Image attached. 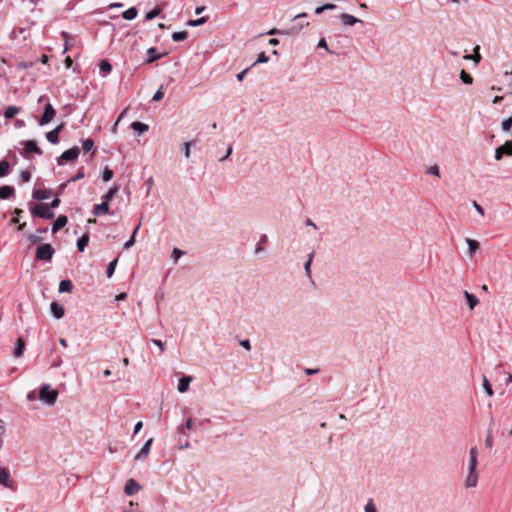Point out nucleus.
<instances>
[{
	"label": "nucleus",
	"instance_id": "1",
	"mask_svg": "<svg viewBox=\"0 0 512 512\" xmlns=\"http://www.w3.org/2000/svg\"><path fill=\"white\" fill-rule=\"evenodd\" d=\"M477 456H478V450H477V447L474 446L469 451L468 475L465 480L466 488H472L477 485V482H478V474L476 472V467L478 464Z\"/></svg>",
	"mask_w": 512,
	"mask_h": 512
},
{
	"label": "nucleus",
	"instance_id": "2",
	"mask_svg": "<svg viewBox=\"0 0 512 512\" xmlns=\"http://www.w3.org/2000/svg\"><path fill=\"white\" fill-rule=\"evenodd\" d=\"M58 397V391L51 389L49 384H43L40 387L39 399L47 405H54Z\"/></svg>",
	"mask_w": 512,
	"mask_h": 512
},
{
	"label": "nucleus",
	"instance_id": "3",
	"mask_svg": "<svg viewBox=\"0 0 512 512\" xmlns=\"http://www.w3.org/2000/svg\"><path fill=\"white\" fill-rule=\"evenodd\" d=\"M30 213L33 217H39L42 219H52L55 214L53 210L48 206V203H42L30 208Z\"/></svg>",
	"mask_w": 512,
	"mask_h": 512
},
{
	"label": "nucleus",
	"instance_id": "4",
	"mask_svg": "<svg viewBox=\"0 0 512 512\" xmlns=\"http://www.w3.org/2000/svg\"><path fill=\"white\" fill-rule=\"evenodd\" d=\"M55 249L51 244H42L36 249L35 258L39 261L49 262L52 260Z\"/></svg>",
	"mask_w": 512,
	"mask_h": 512
},
{
	"label": "nucleus",
	"instance_id": "5",
	"mask_svg": "<svg viewBox=\"0 0 512 512\" xmlns=\"http://www.w3.org/2000/svg\"><path fill=\"white\" fill-rule=\"evenodd\" d=\"M24 149L21 153L23 157L30 158V154L34 153L37 155H42L43 151L38 147L37 142L35 140H24L21 142Z\"/></svg>",
	"mask_w": 512,
	"mask_h": 512
},
{
	"label": "nucleus",
	"instance_id": "6",
	"mask_svg": "<svg viewBox=\"0 0 512 512\" xmlns=\"http://www.w3.org/2000/svg\"><path fill=\"white\" fill-rule=\"evenodd\" d=\"M80 154V149L77 146H74L66 151H64L58 158V165H63L65 162L75 161L77 160Z\"/></svg>",
	"mask_w": 512,
	"mask_h": 512
},
{
	"label": "nucleus",
	"instance_id": "7",
	"mask_svg": "<svg viewBox=\"0 0 512 512\" xmlns=\"http://www.w3.org/2000/svg\"><path fill=\"white\" fill-rule=\"evenodd\" d=\"M56 115V110L50 102H47L44 106L43 114L39 119V125L44 126L50 123Z\"/></svg>",
	"mask_w": 512,
	"mask_h": 512
},
{
	"label": "nucleus",
	"instance_id": "8",
	"mask_svg": "<svg viewBox=\"0 0 512 512\" xmlns=\"http://www.w3.org/2000/svg\"><path fill=\"white\" fill-rule=\"evenodd\" d=\"M153 444V438H149L145 443L144 445L142 446V448L140 449V451L136 454L135 456V460L136 461H141V460H145L148 458L149 456V453H150V449H151V446Z\"/></svg>",
	"mask_w": 512,
	"mask_h": 512
},
{
	"label": "nucleus",
	"instance_id": "9",
	"mask_svg": "<svg viewBox=\"0 0 512 512\" xmlns=\"http://www.w3.org/2000/svg\"><path fill=\"white\" fill-rule=\"evenodd\" d=\"M65 124L61 123L53 130L46 133V139L51 144H58L59 143V134L64 129Z\"/></svg>",
	"mask_w": 512,
	"mask_h": 512
},
{
	"label": "nucleus",
	"instance_id": "10",
	"mask_svg": "<svg viewBox=\"0 0 512 512\" xmlns=\"http://www.w3.org/2000/svg\"><path fill=\"white\" fill-rule=\"evenodd\" d=\"M140 489H141V485L133 478H130L129 480H127V482L125 484L124 492L128 496H132L135 493H137Z\"/></svg>",
	"mask_w": 512,
	"mask_h": 512
},
{
	"label": "nucleus",
	"instance_id": "11",
	"mask_svg": "<svg viewBox=\"0 0 512 512\" xmlns=\"http://www.w3.org/2000/svg\"><path fill=\"white\" fill-rule=\"evenodd\" d=\"M0 485H3L7 488L12 487V481L10 479V473L6 468L0 467Z\"/></svg>",
	"mask_w": 512,
	"mask_h": 512
},
{
	"label": "nucleus",
	"instance_id": "12",
	"mask_svg": "<svg viewBox=\"0 0 512 512\" xmlns=\"http://www.w3.org/2000/svg\"><path fill=\"white\" fill-rule=\"evenodd\" d=\"M50 311L56 319H61L64 316V308L58 302H52L50 305Z\"/></svg>",
	"mask_w": 512,
	"mask_h": 512
},
{
	"label": "nucleus",
	"instance_id": "13",
	"mask_svg": "<svg viewBox=\"0 0 512 512\" xmlns=\"http://www.w3.org/2000/svg\"><path fill=\"white\" fill-rule=\"evenodd\" d=\"M68 222V218L65 215H59L52 225V233H57L62 229Z\"/></svg>",
	"mask_w": 512,
	"mask_h": 512
},
{
	"label": "nucleus",
	"instance_id": "14",
	"mask_svg": "<svg viewBox=\"0 0 512 512\" xmlns=\"http://www.w3.org/2000/svg\"><path fill=\"white\" fill-rule=\"evenodd\" d=\"M340 20L342 22L343 25H346V26H353L355 25L356 23H360L362 22L359 18H356L350 14H347V13H342L340 15Z\"/></svg>",
	"mask_w": 512,
	"mask_h": 512
},
{
	"label": "nucleus",
	"instance_id": "15",
	"mask_svg": "<svg viewBox=\"0 0 512 512\" xmlns=\"http://www.w3.org/2000/svg\"><path fill=\"white\" fill-rule=\"evenodd\" d=\"M15 189L10 185H3L0 187V199L6 200L14 196Z\"/></svg>",
	"mask_w": 512,
	"mask_h": 512
},
{
	"label": "nucleus",
	"instance_id": "16",
	"mask_svg": "<svg viewBox=\"0 0 512 512\" xmlns=\"http://www.w3.org/2000/svg\"><path fill=\"white\" fill-rule=\"evenodd\" d=\"M147 54L149 55V57L144 61V63L146 64H151L165 55L157 53V49L155 47H150L147 50Z\"/></svg>",
	"mask_w": 512,
	"mask_h": 512
},
{
	"label": "nucleus",
	"instance_id": "17",
	"mask_svg": "<svg viewBox=\"0 0 512 512\" xmlns=\"http://www.w3.org/2000/svg\"><path fill=\"white\" fill-rule=\"evenodd\" d=\"M192 381L191 376H183L179 379L177 389L180 393H184L189 389V385Z\"/></svg>",
	"mask_w": 512,
	"mask_h": 512
},
{
	"label": "nucleus",
	"instance_id": "18",
	"mask_svg": "<svg viewBox=\"0 0 512 512\" xmlns=\"http://www.w3.org/2000/svg\"><path fill=\"white\" fill-rule=\"evenodd\" d=\"M93 214L95 216H99L101 214L109 213V204L106 201H103L100 204H97L93 208Z\"/></svg>",
	"mask_w": 512,
	"mask_h": 512
},
{
	"label": "nucleus",
	"instance_id": "19",
	"mask_svg": "<svg viewBox=\"0 0 512 512\" xmlns=\"http://www.w3.org/2000/svg\"><path fill=\"white\" fill-rule=\"evenodd\" d=\"M51 191L48 189H37L33 192V199L38 201L46 200L50 197Z\"/></svg>",
	"mask_w": 512,
	"mask_h": 512
},
{
	"label": "nucleus",
	"instance_id": "20",
	"mask_svg": "<svg viewBox=\"0 0 512 512\" xmlns=\"http://www.w3.org/2000/svg\"><path fill=\"white\" fill-rule=\"evenodd\" d=\"M24 350H25V342L20 337L16 340V343H15V348L13 350L14 357H16V358L21 357L24 353Z\"/></svg>",
	"mask_w": 512,
	"mask_h": 512
},
{
	"label": "nucleus",
	"instance_id": "21",
	"mask_svg": "<svg viewBox=\"0 0 512 512\" xmlns=\"http://www.w3.org/2000/svg\"><path fill=\"white\" fill-rule=\"evenodd\" d=\"M130 128L139 134H143L149 130V125L139 121H134L130 124Z\"/></svg>",
	"mask_w": 512,
	"mask_h": 512
},
{
	"label": "nucleus",
	"instance_id": "22",
	"mask_svg": "<svg viewBox=\"0 0 512 512\" xmlns=\"http://www.w3.org/2000/svg\"><path fill=\"white\" fill-rule=\"evenodd\" d=\"M72 289H73V284H72L71 280L64 279V280L60 281L59 288H58L59 293H70L72 291Z\"/></svg>",
	"mask_w": 512,
	"mask_h": 512
},
{
	"label": "nucleus",
	"instance_id": "23",
	"mask_svg": "<svg viewBox=\"0 0 512 512\" xmlns=\"http://www.w3.org/2000/svg\"><path fill=\"white\" fill-rule=\"evenodd\" d=\"M303 26H299L298 28L294 27L288 31H284V30H280V29H277V28H272L270 29L269 31H267L265 34L267 35H283V34H290V33H294V32H298Z\"/></svg>",
	"mask_w": 512,
	"mask_h": 512
},
{
	"label": "nucleus",
	"instance_id": "24",
	"mask_svg": "<svg viewBox=\"0 0 512 512\" xmlns=\"http://www.w3.org/2000/svg\"><path fill=\"white\" fill-rule=\"evenodd\" d=\"M464 297H465L467 304L471 310L474 309L479 303L478 298L475 295H473L467 291H464Z\"/></svg>",
	"mask_w": 512,
	"mask_h": 512
},
{
	"label": "nucleus",
	"instance_id": "25",
	"mask_svg": "<svg viewBox=\"0 0 512 512\" xmlns=\"http://www.w3.org/2000/svg\"><path fill=\"white\" fill-rule=\"evenodd\" d=\"M137 15H138V10L136 7H130L129 9H127L126 11H124L122 13L123 19L128 20V21L135 19L137 17Z\"/></svg>",
	"mask_w": 512,
	"mask_h": 512
},
{
	"label": "nucleus",
	"instance_id": "26",
	"mask_svg": "<svg viewBox=\"0 0 512 512\" xmlns=\"http://www.w3.org/2000/svg\"><path fill=\"white\" fill-rule=\"evenodd\" d=\"M11 172L10 164L7 160L3 159L0 161V178L9 175Z\"/></svg>",
	"mask_w": 512,
	"mask_h": 512
},
{
	"label": "nucleus",
	"instance_id": "27",
	"mask_svg": "<svg viewBox=\"0 0 512 512\" xmlns=\"http://www.w3.org/2000/svg\"><path fill=\"white\" fill-rule=\"evenodd\" d=\"M89 243V235L83 234L78 240H77V248L80 252H83L85 248L87 247Z\"/></svg>",
	"mask_w": 512,
	"mask_h": 512
},
{
	"label": "nucleus",
	"instance_id": "28",
	"mask_svg": "<svg viewBox=\"0 0 512 512\" xmlns=\"http://www.w3.org/2000/svg\"><path fill=\"white\" fill-rule=\"evenodd\" d=\"M119 188H120L119 185H114L113 187H111L107 191V193L102 196V200L106 201L109 204V201L116 195V193L118 192Z\"/></svg>",
	"mask_w": 512,
	"mask_h": 512
},
{
	"label": "nucleus",
	"instance_id": "29",
	"mask_svg": "<svg viewBox=\"0 0 512 512\" xmlns=\"http://www.w3.org/2000/svg\"><path fill=\"white\" fill-rule=\"evenodd\" d=\"M208 21V17H200L198 19H190L187 21L186 25L190 27H198L205 24Z\"/></svg>",
	"mask_w": 512,
	"mask_h": 512
},
{
	"label": "nucleus",
	"instance_id": "30",
	"mask_svg": "<svg viewBox=\"0 0 512 512\" xmlns=\"http://www.w3.org/2000/svg\"><path fill=\"white\" fill-rule=\"evenodd\" d=\"M99 70L101 73H104V75H107L112 70V65L108 60H102L99 63Z\"/></svg>",
	"mask_w": 512,
	"mask_h": 512
},
{
	"label": "nucleus",
	"instance_id": "31",
	"mask_svg": "<svg viewBox=\"0 0 512 512\" xmlns=\"http://www.w3.org/2000/svg\"><path fill=\"white\" fill-rule=\"evenodd\" d=\"M19 112V108L16 106H8L4 112L6 119H12Z\"/></svg>",
	"mask_w": 512,
	"mask_h": 512
},
{
	"label": "nucleus",
	"instance_id": "32",
	"mask_svg": "<svg viewBox=\"0 0 512 512\" xmlns=\"http://www.w3.org/2000/svg\"><path fill=\"white\" fill-rule=\"evenodd\" d=\"M162 12V8H160L159 6H156L154 9H152L151 11L147 12L146 15H145V20H152L156 17H158Z\"/></svg>",
	"mask_w": 512,
	"mask_h": 512
},
{
	"label": "nucleus",
	"instance_id": "33",
	"mask_svg": "<svg viewBox=\"0 0 512 512\" xmlns=\"http://www.w3.org/2000/svg\"><path fill=\"white\" fill-rule=\"evenodd\" d=\"M479 49H480L479 46H476L474 48V50H473L474 53L472 55H467L464 58L465 59H472L475 62V64H478L480 62L481 58H482L480 53H479Z\"/></svg>",
	"mask_w": 512,
	"mask_h": 512
},
{
	"label": "nucleus",
	"instance_id": "34",
	"mask_svg": "<svg viewBox=\"0 0 512 512\" xmlns=\"http://www.w3.org/2000/svg\"><path fill=\"white\" fill-rule=\"evenodd\" d=\"M188 37L187 31H178L172 34V40L175 42L183 41Z\"/></svg>",
	"mask_w": 512,
	"mask_h": 512
},
{
	"label": "nucleus",
	"instance_id": "35",
	"mask_svg": "<svg viewBox=\"0 0 512 512\" xmlns=\"http://www.w3.org/2000/svg\"><path fill=\"white\" fill-rule=\"evenodd\" d=\"M117 263H118V258H115L108 264L107 269H106V274H107L108 278L112 277V275L114 274Z\"/></svg>",
	"mask_w": 512,
	"mask_h": 512
},
{
	"label": "nucleus",
	"instance_id": "36",
	"mask_svg": "<svg viewBox=\"0 0 512 512\" xmlns=\"http://www.w3.org/2000/svg\"><path fill=\"white\" fill-rule=\"evenodd\" d=\"M313 257H314V252H311L308 255V259H307L306 263L304 264V269H305L306 275L308 277H311V263H312Z\"/></svg>",
	"mask_w": 512,
	"mask_h": 512
},
{
	"label": "nucleus",
	"instance_id": "37",
	"mask_svg": "<svg viewBox=\"0 0 512 512\" xmlns=\"http://www.w3.org/2000/svg\"><path fill=\"white\" fill-rule=\"evenodd\" d=\"M94 146V141L91 138L82 141V149L84 153H88Z\"/></svg>",
	"mask_w": 512,
	"mask_h": 512
},
{
	"label": "nucleus",
	"instance_id": "38",
	"mask_svg": "<svg viewBox=\"0 0 512 512\" xmlns=\"http://www.w3.org/2000/svg\"><path fill=\"white\" fill-rule=\"evenodd\" d=\"M483 388L489 397L493 396L492 386L486 376H483Z\"/></svg>",
	"mask_w": 512,
	"mask_h": 512
},
{
	"label": "nucleus",
	"instance_id": "39",
	"mask_svg": "<svg viewBox=\"0 0 512 512\" xmlns=\"http://www.w3.org/2000/svg\"><path fill=\"white\" fill-rule=\"evenodd\" d=\"M467 245H468V250H469L471 255L479 248L478 241L473 240V239H469L468 238L467 239Z\"/></svg>",
	"mask_w": 512,
	"mask_h": 512
},
{
	"label": "nucleus",
	"instance_id": "40",
	"mask_svg": "<svg viewBox=\"0 0 512 512\" xmlns=\"http://www.w3.org/2000/svg\"><path fill=\"white\" fill-rule=\"evenodd\" d=\"M139 227H140V224H138L137 227L134 229L133 234L130 237V239L125 242L124 249H129L130 247H132L134 245V243H135V235H136Z\"/></svg>",
	"mask_w": 512,
	"mask_h": 512
},
{
	"label": "nucleus",
	"instance_id": "41",
	"mask_svg": "<svg viewBox=\"0 0 512 512\" xmlns=\"http://www.w3.org/2000/svg\"><path fill=\"white\" fill-rule=\"evenodd\" d=\"M27 240L31 245H35L42 242V237L33 233H29L27 234Z\"/></svg>",
	"mask_w": 512,
	"mask_h": 512
},
{
	"label": "nucleus",
	"instance_id": "42",
	"mask_svg": "<svg viewBox=\"0 0 512 512\" xmlns=\"http://www.w3.org/2000/svg\"><path fill=\"white\" fill-rule=\"evenodd\" d=\"M195 145V141L191 140V141H187L184 143L183 145V153H184V156L185 158H189L190 157V148L192 146Z\"/></svg>",
	"mask_w": 512,
	"mask_h": 512
},
{
	"label": "nucleus",
	"instance_id": "43",
	"mask_svg": "<svg viewBox=\"0 0 512 512\" xmlns=\"http://www.w3.org/2000/svg\"><path fill=\"white\" fill-rule=\"evenodd\" d=\"M268 61H269V57L265 54V52H261L258 54L256 61L250 67H253L260 63H266Z\"/></svg>",
	"mask_w": 512,
	"mask_h": 512
},
{
	"label": "nucleus",
	"instance_id": "44",
	"mask_svg": "<svg viewBox=\"0 0 512 512\" xmlns=\"http://www.w3.org/2000/svg\"><path fill=\"white\" fill-rule=\"evenodd\" d=\"M460 78L464 84H472V82H473L472 76L470 74L466 73L464 70H461Z\"/></svg>",
	"mask_w": 512,
	"mask_h": 512
},
{
	"label": "nucleus",
	"instance_id": "45",
	"mask_svg": "<svg viewBox=\"0 0 512 512\" xmlns=\"http://www.w3.org/2000/svg\"><path fill=\"white\" fill-rule=\"evenodd\" d=\"M512 128V116L509 117L508 119H505L504 121H502L501 123V129L505 132H508L510 131Z\"/></svg>",
	"mask_w": 512,
	"mask_h": 512
},
{
	"label": "nucleus",
	"instance_id": "46",
	"mask_svg": "<svg viewBox=\"0 0 512 512\" xmlns=\"http://www.w3.org/2000/svg\"><path fill=\"white\" fill-rule=\"evenodd\" d=\"M113 178V171L108 168V167H105V169L103 170L102 172V179L105 181V182H108L110 181L111 179Z\"/></svg>",
	"mask_w": 512,
	"mask_h": 512
},
{
	"label": "nucleus",
	"instance_id": "47",
	"mask_svg": "<svg viewBox=\"0 0 512 512\" xmlns=\"http://www.w3.org/2000/svg\"><path fill=\"white\" fill-rule=\"evenodd\" d=\"M84 176H85L84 168H83V167H81V168L77 171V173H76L73 177H71V178L68 180V182H76V181H78V180H80V179L84 178Z\"/></svg>",
	"mask_w": 512,
	"mask_h": 512
},
{
	"label": "nucleus",
	"instance_id": "48",
	"mask_svg": "<svg viewBox=\"0 0 512 512\" xmlns=\"http://www.w3.org/2000/svg\"><path fill=\"white\" fill-rule=\"evenodd\" d=\"M500 147L504 149V152H505L506 155H508V156L512 155V140L511 141H506Z\"/></svg>",
	"mask_w": 512,
	"mask_h": 512
},
{
	"label": "nucleus",
	"instance_id": "49",
	"mask_svg": "<svg viewBox=\"0 0 512 512\" xmlns=\"http://www.w3.org/2000/svg\"><path fill=\"white\" fill-rule=\"evenodd\" d=\"M427 173L428 174H431V175H434L436 177H440V169H439V166L438 165H432L428 168L427 170Z\"/></svg>",
	"mask_w": 512,
	"mask_h": 512
},
{
	"label": "nucleus",
	"instance_id": "50",
	"mask_svg": "<svg viewBox=\"0 0 512 512\" xmlns=\"http://www.w3.org/2000/svg\"><path fill=\"white\" fill-rule=\"evenodd\" d=\"M364 511H365V512H377V508H376V506H375V504H374L373 500H371V499H370V500L366 503V505H365V507H364Z\"/></svg>",
	"mask_w": 512,
	"mask_h": 512
},
{
	"label": "nucleus",
	"instance_id": "51",
	"mask_svg": "<svg viewBox=\"0 0 512 512\" xmlns=\"http://www.w3.org/2000/svg\"><path fill=\"white\" fill-rule=\"evenodd\" d=\"M485 445L487 448H492L493 446V436L491 429H488L487 436L485 439Z\"/></svg>",
	"mask_w": 512,
	"mask_h": 512
},
{
	"label": "nucleus",
	"instance_id": "52",
	"mask_svg": "<svg viewBox=\"0 0 512 512\" xmlns=\"http://www.w3.org/2000/svg\"><path fill=\"white\" fill-rule=\"evenodd\" d=\"M184 254V251L180 250L179 248H174L172 251V258L174 262L176 263L178 259Z\"/></svg>",
	"mask_w": 512,
	"mask_h": 512
},
{
	"label": "nucleus",
	"instance_id": "53",
	"mask_svg": "<svg viewBox=\"0 0 512 512\" xmlns=\"http://www.w3.org/2000/svg\"><path fill=\"white\" fill-rule=\"evenodd\" d=\"M32 66H33V62L21 61L17 64V69L25 70V69L31 68Z\"/></svg>",
	"mask_w": 512,
	"mask_h": 512
},
{
	"label": "nucleus",
	"instance_id": "54",
	"mask_svg": "<svg viewBox=\"0 0 512 512\" xmlns=\"http://www.w3.org/2000/svg\"><path fill=\"white\" fill-rule=\"evenodd\" d=\"M20 179L23 182H28L31 179V173L28 170H22L20 173Z\"/></svg>",
	"mask_w": 512,
	"mask_h": 512
},
{
	"label": "nucleus",
	"instance_id": "55",
	"mask_svg": "<svg viewBox=\"0 0 512 512\" xmlns=\"http://www.w3.org/2000/svg\"><path fill=\"white\" fill-rule=\"evenodd\" d=\"M164 97L162 89H158L152 97L153 101H160Z\"/></svg>",
	"mask_w": 512,
	"mask_h": 512
},
{
	"label": "nucleus",
	"instance_id": "56",
	"mask_svg": "<svg viewBox=\"0 0 512 512\" xmlns=\"http://www.w3.org/2000/svg\"><path fill=\"white\" fill-rule=\"evenodd\" d=\"M505 154L504 149L501 147L496 148L495 150V159L497 161L501 160L503 155Z\"/></svg>",
	"mask_w": 512,
	"mask_h": 512
},
{
	"label": "nucleus",
	"instance_id": "57",
	"mask_svg": "<svg viewBox=\"0 0 512 512\" xmlns=\"http://www.w3.org/2000/svg\"><path fill=\"white\" fill-rule=\"evenodd\" d=\"M151 342L154 345H156L157 347L160 348L161 353H164V351H165L164 343L161 340H159V339H151Z\"/></svg>",
	"mask_w": 512,
	"mask_h": 512
},
{
	"label": "nucleus",
	"instance_id": "58",
	"mask_svg": "<svg viewBox=\"0 0 512 512\" xmlns=\"http://www.w3.org/2000/svg\"><path fill=\"white\" fill-rule=\"evenodd\" d=\"M60 199L58 195L52 200L51 203L48 204V206L53 210L54 208H57L60 205Z\"/></svg>",
	"mask_w": 512,
	"mask_h": 512
},
{
	"label": "nucleus",
	"instance_id": "59",
	"mask_svg": "<svg viewBox=\"0 0 512 512\" xmlns=\"http://www.w3.org/2000/svg\"><path fill=\"white\" fill-rule=\"evenodd\" d=\"M473 207L476 209V211L481 215V216H484L485 215V212H484V209L483 207L478 204L476 201H473Z\"/></svg>",
	"mask_w": 512,
	"mask_h": 512
},
{
	"label": "nucleus",
	"instance_id": "60",
	"mask_svg": "<svg viewBox=\"0 0 512 512\" xmlns=\"http://www.w3.org/2000/svg\"><path fill=\"white\" fill-rule=\"evenodd\" d=\"M240 345L245 349V350H250L251 349V343H250V340L249 339H244V340H241L240 341Z\"/></svg>",
	"mask_w": 512,
	"mask_h": 512
},
{
	"label": "nucleus",
	"instance_id": "61",
	"mask_svg": "<svg viewBox=\"0 0 512 512\" xmlns=\"http://www.w3.org/2000/svg\"><path fill=\"white\" fill-rule=\"evenodd\" d=\"M250 68H251V67H248V68L244 69L243 71H241L240 73H238V74L236 75L237 80H238V81H243V79H244L245 75L248 73V71H249V69H250Z\"/></svg>",
	"mask_w": 512,
	"mask_h": 512
},
{
	"label": "nucleus",
	"instance_id": "62",
	"mask_svg": "<svg viewBox=\"0 0 512 512\" xmlns=\"http://www.w3.org/2000/svg\"><path fill=\"white\" fill-rule=\"evenodd\" d=\"M232 151H233V147H232V145H229L225 152V155L220 158V161L226 160L232 154Z\"/></svg>",
	"mask_w": 512,
	"mask_h": 512
},
{
	"label": "nucleus",
	"instance_id": "63",
	"mask_svg": "<svg viewBox=\"0 0 512 512\" xmlns=\"http://www.w3.org/2000/svg\"><path fill=\"white\" fill-rule=\"evenodd\" d=\"M318 47H321V48H325L329 53H332L329 49H328V45H327V42L324 38H321L318 42Z\"/></svg>",
	"mask_w": 512,
	"mask_h": 512
},
{
	"label": "nucleus",
	"instance_id": "64",
	"mask_svg": "<svg viewBox=\"0 0 512 512\" xmlns=\"http://www.w3.org/2000/svg\"><path fill=\"white\" fill-rule=\"evenodd\" d=\"M12 223L18 224L19 231H22L26 225V223H19V219L17 217L12 218Z\"/></svg>",
	"mask_w": 512,
	"mask_h": 512
}]
</instances>
